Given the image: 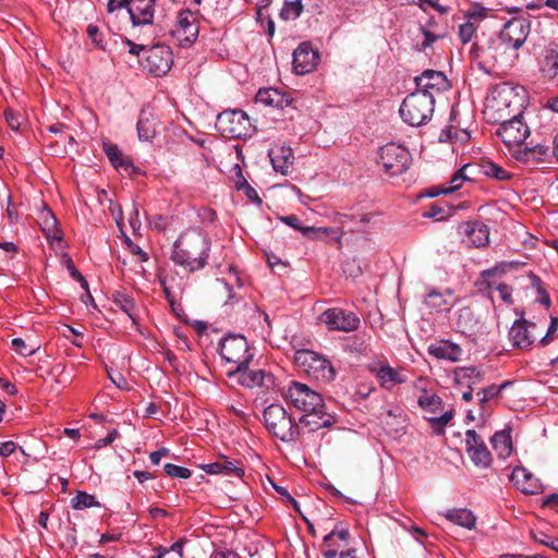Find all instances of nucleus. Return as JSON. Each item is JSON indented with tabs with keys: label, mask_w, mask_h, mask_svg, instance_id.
<instances>
[{
	"label": "nucleus",
	"mask_w": 558,
	"mask_h": 558,
	"mask_svg": "<svg viewBox=\"0 0 558 558\" xmlns=\"http://www.w3.org/2000/svg\"><path fill=\"white\" fill-rule=\"evenodd\" d=\"M287 398L296 410L303 412L299 420L306 433H314L336 423L335 415L327 412L323 397L305 384L292 381Z\"/></svg>",
	"instance_id": "obj_1"
},
{
	"label": "nucleus",
	"mask_w": 558,
	"mask_h": 558,
	"mask_svg": "<svg viewBox=\"0 0 558 558\" xmlns=\"http://www.w3.org/2000/svg\"><path fill=\"white\" fill-rule=\"evenodd\" d=\"M210 246L207 232L198 228L187 229L174 242L171 259L190 272L198 271L207 265Z\"/></svg>",
	"instance_id": "obj_2"
},
{
	"label": "nucleus",
	"mask_w": 558,
	"mask_h": 558,
	"mask_svg": "<svg viewBox=\"0 0 558 558\" xmlns=\"http://www.w3.org/2000/svg\"><path fill=\"white\" fill-rule=\"evenodd\" d=\"M263 416L268 433L282 442H295L306 432L300 421L295 423L287 409L279 403L269 404Z\"/></svg>",
	"instance_id": "obj_3"
},
{
	"label": "nucleus",
	"mask_w": 558,
	"mask_h": 558,
	"mask_svg": "<svg viewBox=\"0 0 558 558\" xmlns=\"http://www.w3.org/2000/svg\"><path fill=\"white\" fill-rule=\"evenodd\" d=\"M449 88L450 83L442 72L426 70L415 77V90L402 101V105H407V101L411 98L435 105Z\"/></svg>",
	"instance_id": "obj_4"
},
{
	"label": "nucleus",
	"mask_w": 558,
	"mask_h": 558,
	"mask_svg": "<svg viewBox=\"0 0 558 558\" xmlns=\"http://www.w3.org/2000/svg\"><path fill=\"white\" fill-rule=\"evenodd\" d=\"M216 128L231 138H245L251 136L255 126L248 114L241 108H227L217 114Z\"/></svg>",
	"instance_id": "obj_5"
},
{
	"label": "nucleus",
	"mask_w": 558,
	"mask_h": 558,
	"mask_svg": "<svg viewBox=\"0 0 558 558\" xmlns=\"http://www.w3.org/2000/svg\"><path fill=\"white\" fill-rule=\"evenodd\" d=\"M219 354L226 363L235 365V372L246 368L254 356L246 338L239 333H229L221 339Z\"/></svg>",
	"instance_id": "obj_6"
},
{
	"label": "nucleus",
	"mask_w": 558,
	"mask_h": 558,
	"mask_svg": "<svg viewBox=\"0 0 558 558\" xmlns=\"http://www.w3.org/2000/svg\"><path fill=\"white\" fill-rule=\"evenodd\" d=\"M376 161L387 175L397 177L409 169L412 156L407 147L391 142L379 147Z\"/></svg>",
	"instance_id": "obj_7"
},
{
	"label": "nucleus",
	"mask_w": 558,
	"mask_h": 558,
	"mask_svg": "<svg viewBox=\"0 0 558 558\" xmlns=\"http://www.w3.org/2000/svg\"><path fill=\"white\" fill-rule=\"evenodd\" d=\"M319 320L330 331L352 332L360 328V317L341 307L327 308L319 315Z\"/></svg>",
	"instance_id": "obj_8"
},
{
	"label": "nucleus",
	"mask_w": 558,
	"mask_h": 558,
	"mask_svg": "<svg viewBox=\"0 0 558 558\" xmlns=\"http://www.w3.org/2000/svg\"><path fill=\"white\" fill-rule=\"evenodd\" d=\"M141 64L144 70L154 76H162L167 74L173 64V54L169 46L155 45L146 50V54Z\"/></svg>",
	"instance_id": "obj_9"
},
{
	"label": "nucleus",
	"mask_w": 558,
	"mask_h": 558,
	"mask_svg": "<svg viewBox=\"0 0 558 558\" xmlns=\"http://www.w3.org/2000/svg\"><path fill=\"white\" fill-rule=\"evenodd\" d=\"M295 360L308 374L317 379L330 381L335 378L336 372L331 362L314 351H299Z\"/></svg>",
	"instance_id": "obj_10"
},
{
	"label": "nucleus",
	"mask_w": 558,
	"mask_h": 558,
	"mask_svg": "<svg viewBox=\"0 0 558 558\" xmlns=\"http://www.w3.org/2000/svg\"><path fill=\"white\" fill-rule=\"evenodd\" d=\"M522 118V112L513 116L512 119L504 121L497 131L498 136L508 147H522L521 144L530 135V129Z\"/></svg>",
	"instance_id": "obj_11"
},
{
	"label": "nucleus",
	"mask_w": 558,
	"mask_h": 558,
	"mask_svg": "<svg viewBox=\"0 0 558 558\" xmlns=\"http://www.w3.org/2000/svg\"><path fill=\"white\" fill-rule=\"evenodd\" d=\"M530 33V23L521 17L508 21L499 33V39L506 48L519 49Z\"/></svg>",
	"instance_id": "obj_12"
},
{
	"label": "nucleus",
	"mask_w": 558,
	"mask_h": 558,
	"mask_svg": "<svg viewBox=\"0 0 558 558\" xmlns=\"http://www.w3.org/2000/svg\"><path fill=\"white\" fill-rule=\"evenodd\" d=\"M487 100L500 105H523L527 100V92L523 86L505 82L490 89Z\"/></svg>",
	"instance_id": "obj_13"
},
{
	"label": "nucleus",
	"mask_w": 558,
	"mask_h": 558,
	"mask_svg": "<svg viewBox=\"0 0 558 558\" xmlns=\"http://www.w3.org/2000/svg\"><path fill=\"white\" fill-rule=\"evenodd\" d=\"M465 449L471 461L477 468L487 469L492 465V453L483 438L474 429L465 432Z\"/></svg>",
	"instance_id": "obj_14"
},
{
	"label": "nucleus",
	"mask_w": 558,
	"mask_h": 558,
	"mask_svg": "<svg viewBox=\"0 0 558 558\" xmlns=\"http://www.w3.org/2000/svg\"><path fill=\"white\" fill-rule=\"evenodd\" d=\"M441 116L446 117V125L440 131L439 142L441 143H465L470 140V133L460 128L458 121L459 112L456 107H442Z\"/></svg>",
	"instance_id": "obj_15"
},
{
	"label": "nucleus",
	"mask_w": 558,
	"mask_h": 558,
	"mask_svg": "<svg viewBox=\"0 0 558 558\" xmlns=\"http://www.w3.org/2000/svg\"><path fill=\"white\" fill-rule=\"evenodd\" d=\"M172 35L178 39L181 47H187L196 40L198 25L191 11L179 12Z\"/></svg>",
	"instance_id": "obj_16"
},
{
	"label": "nucleus",
	"mask_w": 558,
	"mask_h": 558,
	"mask_svg": "<svg viewBox=\"0 0 558 558\" xmlns=\"http://www.w3.org/2000/svg\"><path fill=\"white\" fill-rule=\"evenodd\" d=\"M156 0H132L128 12L134 28L153 26L155 19Z\"/></svg>",
	"instance_id": "obj_17"
},
{
	"label": "nucleus",
	"mask_w": 558,
	"mask_h": 558,
	"mask_svg": "<svg viewBox=\"0 0 558 558\" xmlns=\"http://www.w3.org/2000/svg\"><path fill=\"white\" fill-rule=\"evenodd\" d=\"M319 56L308 43H302L293 52V70L298 75L314 71L318 64Z\"/></svg>",
	"instance_id": "obj_18"
},
{
	"label": "nucleus",
	"mask_w": 558,
	"mask_h": 558,
	"mask_svg": "<svg viewBox=\"0 0 558 558\" xmlns=\"http://www.w3.org/2000/svg\"><path fill=\"white\" fill-rule=\"evenodd\" d=\"M536 325L523 318L517 319L509 330V339L513 347L529 349L535 341Z\"/></svg>",
	"instance_id": "obj_19"
},
{
	"label": "nucleus",
	"mask_w": 558,
	"mask_h": 558,
	"mask_svg": "<svg viewBox=\"0 0 558 558\" xmlns=\"http://www.w3.org/2000/svg\"><path fill=\"white\" fill-rule=\"evenodd\" d=\"M239 374V383L246 388H263L265 390L274 389L276 386L275 377L271 373L264 369H248V366Z\"/></svg>",
	"instance_id": "obj_20"
},
{
	"label": "nucleus",
	"mask_w": 558,
	"mask_h": 558,
	"mask_svg": "<svg viewBox=\"0 0 558 558\" xmlns=\"http://www.w3.org/2000/svg\"><path fill=\"white\" fill-rule=\"evenodd\" d=\"M510 481L518 490L525 495H536L543 492L539 480L523 466H517L512 470Z\"/></svg>",
	"instance_id": "obj_21"
},
{
	"label": "nucleus",
	"mask_w": 558,
	"mask_h": 558,
	"mask_svg": "<svg viewBox=\"0 0 558 558\" xmlns=\"http://www.w3.org/2000/svg\"><path fill=\"white\" fill-rule=\"evenodd\" d=\"M268 156L272 166V169L282 174L288 175L294 163V154L288 145H275L269 148Z\"/></svg>",
	"instance_id": "obj_22"
},
{
	"label": "nucleus",
	"mask_w": 558,
	"mask_h": 558,
	"mask_svg": "<svg viewBox=\"0 0 558 558\" xmlns=\"http://www.w3.org/2000/svg\"><path fill=\"white\" fill-rule=\"evenodd\" d=\"M375 377L383 389L391 390L395 386L407 381V378L396 368L388 364H381L372 368Z\"/></svg>",
	"instance_id": "obj_23"
},
{
	"label": "nucleus",
	"mask_w": 558,
	"mask_h": 558,
	"mask_svg": "<svg viewBox=\"0 0 558 558\" xmlns=\"http://www.w3.org/2000/svg\"><path fill=\"white\" fill-rule=\"evenodd\" d=\"M429 355L438 360H447L450 362H458L462 355V349L449 340H440L430 343L427 348Z\"/></svg>",
	"instance_id": "obj_24"
},
{
	"label": "nucleus",
	"mask_w": 558,
	"mask_h": 558,
	"mask_svg": "<svg viewBox=\"0 0 558 558\" xmlns=\"http://www.w3.org/2000/svg\"><path fill=\"white\" fill-rule=\"evenodd\" d=\"M154 107H147L141 110L136 124L138 138L149 141L156 134V126L159 123L158 118L153 112Z\"/></svg>",
	"instance_id": "obj_25"
},
{
	"label": "nucleus",
	"mask_w": 558,
	"mask_h": 558,
	"mask_svg": "<svg viewBox=\"0 0 558 558\" xmlns=\"http://www.w3.org/2000/svg\"><path fill=\"white\" fill-rule=\"evenodd\" d=\"M434 107H399L401 119L411 126H420L432 119Z\"/></svg>",
	"instance_id": "obj_26"
},
{
	"label": "nucleus",
	"mask_w": 558,
	"mask_h": 558,
	"mask_svg": "<svg viewBox=\"0 0 558 558\" xmlns=\"http://www.w3.org/2000/svg\"><path fill=\"white\" fill-rule=\"evenodd\" d=\"M549 147L535 145L532 147H518L512 150V157L523 163L544 161L548 155Z\"/></svg>",
	"instance_id": "obj_27"
},
{
	"label": "nucleus",
	"mask_w": 558,
	"mask_h": 558,
	"mask_svg": "<svg viewBox=\"0 0 558 558\" xmlns=\"http://www.w3.org/2000/svg\"><path fill=\"white\" fill-rule=\"evenodd\" d=\"M202 468L207 474H223L235 476L238 478H242L245 474L243 466L239 462L226 459L204 464Z\"/></svg>",
	"instance_id": "obj_28"
},
{
	"label": "nucleus",
	"mask_w": 558,
	"mask_h": 558,
	"mask_svg": "<svg viewBox=\"0 0 558 558\" xmlns=\"http://www.w3.org/2000/svg\"><path fill=\"white\" fill-rule=\"evenodd\" d=\"M490 444L499 459L505 460L509 458L513 451L511 430L502 429L496 432L490 438Z\"/></svg>",
	"instance_id": "obj_29"
},
{
	"label": "nucleus",
	"mask_w": 558,
	"mask_h": 558,
	"mask_svg": "<svg viewBox=\"0 0 558 558\" xmlns=\"http://www.w3.org/2000/svg\"><path fill=\"white\" fill-rule=\"evenodd\" d=\"M255 101L258 105H291L292 98L281 89L269 87L260 88Z\"/></svg>",
	"instance_id": "obj_30"
},
{
	"label": "nucleus",
	"mask_w": 558,
	"mask_h": 558,
	"mask_svg": "<svg viewBox=\"0 0 558 558\" xmlns=\"http://www.w3.org/2000/svg\"><path fill=\"white\" fill-rule=\"evenodd\" d=\"M281 221H283L289 227L301 231L303 235L310 239H318L322 235H328L330 233H333V230L330 228L303 227L301 225L300 218L295 215L281 217Z\"/></svg>",
	"instance_id": "obj_31"
},
{
	"label": "nucleus",
	"mask_w": 558,
	"mask_h": 558,
	"mask_svg": "<svg viewBox=\"0 0 558 558\" xmlns=\"http://www.w3.org/2000/svg\"><path fill=\"white\" fill-rule=\"evenodd\" d=\"M456 384L462 387L474 388L483 380V375L476 367H459L454 371Z\"/></svg>",
	"instance_id": "obj_32"
},
{
	"label": "nucleus",
	"mask_w": 558,
	"mask_h": 558,
	"mask_svg": "<svg viewBox=\"0 0 558 558\" xmlns=\"http://www.w3.org/2000/svg\"><path fill=\"white\" fill-rule=\"evenodd\" d=\"M112 301L121 311H123L133 324H137V306L134 300L123 291H116L112 294Z\"/></svg>",
	"instance_id": "obj_33"
},
{
	"label": "nucleus",
	"mask_w": 558,
	"mask_h": 558,
	"mask_svg": "<svg viewBox=\"0 0 558 558\" xmlns=\"http://www.w3.org/2000/svg\"><path fill=\"white\" fill-rule=\"evenodd\" d=\"M539 70L544 77L555 78L558 74V52L554 48L546 50L539 62Z\"/></svg>",
	"instance_id": "obj_34"
},
{
	"label": "nucleus",
	"mask_w": 558,
	"mask_h": 558,
	"mask_svg": "<svg viewBox=\"0 0 558 558\" xmlns=\"http://www.w3.org/2000/svg\"><path fill=\"white\" fill-rule=\"evenodd\" d=\"M446 518L457 525L472 530L476 523V517L468 509L449 510Z\"/></svg>",
	"instance_id": "obj_35"
},
{
	"label": "nucleus",
	"mask_w": 558,
	"mask_h": 558,
	"mask_svg": "<svg viewBox=\"0 0 558 558\" xmlns=\"http://www.w3.org/2000/svg\"><path fill=\"white\" fill-rule=\"evenodd\" d=\"M469 165L462 166L460 169H458L453 175L451 177L450 181L448 182V185L442 187L440 191L429 193V196H437L440 193L442 194H450L456 191H458L460 187H462L463 183L470 178L466 175L465 171L468 169Z\"/></svg>",
	"instance_id": "obj_36"
},
{
	"label": "nucleus",
	"mask_w": 558,
	"mask_h": 558,
	"mask_svg": "<svg viewBox=\"0 0 558 558\" xmlns=\"http://www.w3.org/2000/svg\"><path fill=\"white\" fill-rule=\"evenodd\" d=\"M57 218L53 213L48 208H44L39 215L40 229L48 238L60 240L61 238L58 235L59 231L57 229Z\"/></svg>",
	"instance_id": "obj_37"
},
{
	"label": "nucleus",
	"mask_w": 558,
	"mask_h": 558,
	"mask_svg": "<svg viewBox=\"0 0 558 558\" xmlns=\"http://www.w3.org/2000/svg\"><path fill=\"white\" fill-rule=\"evenodd\" d=\"M480 168L484 175L498 181H507L511 179V174L507 170L490 160H483Z\"/></svg>",
	"instance_id": "obj_38"
},
{
	"label": "nucleus",
	"mask_w": 558,
	"mask_h": 558,
	"mask_svg": "<svg viewBox=\"0 0 558 558\" xmlns=\"http://www.w3.org/2000/svg\"><path fill=\"white\" fill-rule=\"evenodd\" d=\"M417 404L424 411L435 414L441 410L442 400L437 395L423 390L417 399Z\"/></svg>",
	"instance_id": "obj_39"
},
{
	"label": "nucleus",
	"mask_w": 558,
	"mask_h": 558,
	"mask_svg": "<svg viewBox=\"0 0 558 558\" xmlns=\"http://www.w3.org/2000/svg\"><path fill=\"white\" fill-rule=\"evenodd\" d=\"M3 114L8 125L14 131H19L26 123V117L21 107H7Z\"/></svg>",
	"instance_id": "obj_40"
},
{
	"label": "nucleus",
	"mask_w": 558,
	"mask_h": 558,
	"mask_svg": "<svg viewBox=\"0 0 558 558\" xmlns=\"http://www.w3.org/2000/svg\"><path fill=\"white\" fill-rule=\"evenodd\" d=\"M303 12L302 0L286 1L280 10V17L284 21H294Z\"/></svg>",
	"instance_id": "obj_41"
},
{
	"label": "nucleus",
	"mask_w": 558,
	"mask_h": 558,
	"mask_svg": "<svg viewBox=\"0 0 558 558\" xmlns=\"http://www.w3.org/2000/svg\"><path fill=\"white\" fill-rule=\"evenodd\" d=\"M71 506L75 510H83L93 507H100L94 495L85 492H78L72 499Z\"/></svg>",
	"instance_id": "obj_42"
},
{
	"label": "nucleus",
	"mask_w": 558,
	"mask_h": 558,
	"mask_svg": "<svg viewBox=\"0 0 558 558\" xmlns=\"http://www.w3.org/2000/svg\"><path fill=\"white\" fill-rule=\"evenodd\" d=\"M104 151L116 169H121L123 167L126 159L116 144L104 143Z\"/></svg>",
	"instance_id": "obj_43"
},
{
	"label": "nucleus",
	"mask_w": 558,
	"mask_h": 558,
	"mask_svg": "<svg viewBox=\"0 0 558 558\" xmlns=\"http://www.w3.org/2000/svg\"><path fill=\"white\" fill-rule=\"evenodd\" d=\"M333 538L342 542L343 546H347L349 544V539H350V532L343 525H336L330 532H328L323 537V543L330 544V541H333Z\"/></svg>",
	"instance_id": "obj_44"
},
{
	"label": "nucleus",
	"mask_w": 558,
	"mask_h": 558,
	"mask_svg": "<svg viewBox=\"0 0 558 558\" xmlns=\"http://www.w3.org/2000/svg\"><path fill=\"white\" fill-rule=\"evenodd\" d=\"M425 304L435 311H442L447 302L444 295L436 289H432L425 296Z\"/></svg>",
	"instance_id": "obj_45"
},
{
	"label": "nucleus",
	"mask_w": 558,
	"mask_h": 558,
	"mask_svg": "<svg viewBox=\"0 0 558 558\" xmlns=\"http://www.w3.org/2000/svg\"><path fill=\"white\" fill-rule=\"evenodd\" d=\"M235 170H236L238 175H239V179H238V181L235 183L236 184V189L238 190H244L245 189L246 196L250 199L255 201L258 204H260L262 199L258 197L257 192L247 183L245 178L242 175V171H241V168H240L239 165L235 166Z\"/></svg>",
	"instance_id": "obj_46"
},
{
	"label": "nucleus",
	"mask_w": 558,
	"mask_h": 558,
	"mask_svg": "<svg viewBox=\"0 0 558 558\" xmlns=\"http://www.w3.org/2000/svg\"><path fill=\"white\" fill-rule=\"evenodd\" d=\"M163 471L167 475L175 478H190L192 475V472L190 469L180 466L173 463H166L163 465Z\"/></svg>",
	"instance_id": "obj_47"
},
{
	"label": "nucleus",
	"mask_w": 558,
	"mask_h": 558,
	"mask_svg": "<svg viewBox=\"0 0 558 558\" xmlns=\"http://www.w3.org/2000/svg\"><path fill=\"white\" fill-rule=\"evenodd\" d=\"M11 347L22 356H32L38 350V347L28 345L22 338L12 339Z\"/></svg>",
	"instance_id": "obj_48"
},
{
	"label": "nucleus",
	"mask_w": 558,
	"mask_h": 558,
	"mask_svg": "<svg viewBox=\"0 0 558 558\" xmlns=\"http://www.w3.org/2000/svg\"><path fill=\"white\" fill-rule=\"evenodd\" d=\"M86 33L96 48L105 50V35L97 25L89 24L86 28Z\"/></svg>",
	"instance_id": "obj_49"
},
{
	"label": "nucleus",
	"mask_w": 558,
	"mask_h": 558,
	"mask_svg": "<svg viewBox=\"0 0 558 558\" xmlns=\"http://www.w3.org/2000/svg\"><path fill=\"white\" fill-rule=\"evenodd\" d=\"M533 287L536 289L537 296L535 299L539 304L548 307L550 305V298L547 291L542 286V281L538 277L534 276L532 278Z\"/></svg>",
	"instance_id": "obj_50"
},
{
	"label": "nucleus",
	"mask_w": 558,
	"mask_h": 558,
	"mask_svg": "<svg viewBox=\"0 0 558 558\" xmlns=\"http://www.w3.org/2000/svg\"><path fill=\"white\" fill-rule=\"evenodd\" d=\"M64 265L66 266L69 272H70V276L76 280L77 282H80L81 287L85 290L88 289V283L86 281V279L82 276V274L76 269V267L74 266L73 264V260L71 259V257L69 256H64Z\"/></svg>",
	"instance_id": "obj_51"
},
{
	"label": "nucleus",
	"mask_w": 558,
	"mask_h": 558,
	"mask_svg": "<svg viewBox=\"0 0 558 558\" xmlns=\"http://www.w3.org/2000/svg\"><path fill=\"white\" fill-rule=\"evenodd\" d=\"M500 395L497 385H490L486 388H483L477 391V396L480 397V403H486Z\"/></svg>",
	"instance_id": "obj_52"
},
{
	"label": "nucleus",
	"mask_w": 558,
	"mask_h": 558,
	"mask_svg": "<svg viewBox=\"0 0 558 558\" xmlns=\"http://www.w3.org/2000/svg\"><path fill=\"white\" fill-rule=\"evenodd\" d=\"M448 216V210H446L444 207L432 205L428 210L423 213V217L425 218H432L437 221H441L446 219Z\"/></svg>",
	"instance_id": "obj_53"
},
{
	"label": "nucleus",
	"mask_w": 558,
	"mask_h": 558,
	"mask_svg": "<svg viewBox=\"0 0 558 558\" xmlns=\"http://www.w3.org/2000/svg\"><path fill=\"white\" fill-rule=\"evenodd\" d=\"M533 538L537 543H541V544H543V545H545V546H547V547H549V548H551L554 550H558L557 539H555L551 536H548L543 531L534 532L533 533Z\"/></svg>",
	"instance_id": "obj_54"
},
{
	"label": "nucleus",
	"mask_w": 558,
	"mask_h": 558,
	"mask_svg": "<svg viewBox=\"0 0 558 558\" xmlns=\"http://www.w3.org/2000/svg\"><path fill=\"white\" fill-rule=\"evenodd\" d=\"M475 33V26L471 22L463 23L459 28V36L463 44H468L472 40Z\"/></svg>",
	"instance_id": "obj_55"
},
{
	"label": "nucleus",
	"mask_w": 558,
	"mask_h": 558,
	"mask_svg": "<svg viewBox=\"0 0 558 558\" xmlns=\"http://www.w3.org/2000/svg\"><path fill=\"white\" fill-rule=\"evenodd\" d=\"M275 490L280 495L281 499L283 501H286L287 504L291 505L296 511H300V506H299V502L295 500V498H293L288 489L283 486H279L275 483H271Z\"/></svg>",
	"instance_id": "obj_56"
},
{
	"label": "nucleus",
	"mask_w": 558,
	"mask_h": 558,
	"mask_svg": "<svg viewBox=\"0 0 558 558\" xmlns=\"http://www.w3.org/2000/svg\"><path fill=\"white\" fill-rule=\"evenodd\" d=\"M108 373V377L110 378L111 383L119 389L121 390H129L130 387H129V383L126 380V378L120 374V373H117V374H112L110 371H107Z\"/></svg>",
	"instance_id": "obj_57"
},
{
	"label": "nucleus",
	"mask_w": 558,
	"mask_h": 558,
	"mask_svg": "<svg viewBox=\"0 0 558 558\" xmlns=\"http://www.w3.org/2000/svg\"><path fill=\"white\" fill-rule=\"evenodd\" d=\"M124 43L129 48V53L136 56V57H142V59L146 54V50L149 48V47L141 45V44H135L130 39H125Z\"/></svg>",
	"instance_id": "obj_58"
},
{
	"label": "nucleus",
	"mask_w": 558,
	"mask_h": 558,
	"mask_svg": "<svg viewBox=\"0 0 558 558\" xmlns=\"http://www.w3.org/2000/svg\"><path fill=\"white\" fill-rule=\"evenodd\" d=\"M129 223L134 233L141 229L140 210L135 204H133L132 210L129 213Z\"/></svg>",
	"instance_id": "obj_59"
},
{
	"label": "nucleus",
	"mask_w": 558,
	"mask_h": 558,
	"mask_svg": "<svg viewBox=\"0 0 558 558\" xmlns=\"http://www.w3.org/2000/svg\"><path fill=\"white\" fill-rule=\"evenodd\" d=\"M427 421L436 435H442L445 433V426L448 423H445L441 416L428 417Z\"/></svg>",
	"instance_id": "obj_60"
},
{
	"label": "nucleus",
	"mask_w": 558,
	"mask_h": 558,
	"mask_svg": "<svg viewBox=\"0 0 558 558\" xmlns=\"http://www.w3.org/2000/svg\"><path fill=\"white\" fill-rule=\"evenodd\" d=\"M118 435H119V433L117 429L113 428V429L109 430V433L107 434L106 437L99 438L96 440L95 448L101 449L104 447H107L118 437Z\"/></svg>",
	"instance_id": "obj_61"
},
{
	"label": "nucleus",
	"mask_w": 558,
	"mask_h": 558,
	"mask_svg": "<svg viewBox=\"0 0 558 558\" xmlns=\"http://www.w3.org/2000/svg\"><path fill=\"white\" fill-rule=\"evenodd\" d=\"M478 233L480 234V239H474L473 242L476 246H482V245H485L486 242L488 241V232L486 230L485 227H480L477 230L475 228L472 229L471 231V234H475V233Z\"/></svg>",
	"instance_id": "obj_62"
},
{
	"label": "nucleus",
	"mask_w": 558,
	"mask_h": 558,
	"mask_svg": "<svg viewBox=\"0 0 558 558\" xmlns=\"http://www.w3.org/2000/svg\"><path fill=\"white\" fill-rule=\"evenodd\" d=\"M132 0H109L107 4V11L112 13L124 7H129Z\"/></svg>",
	"instance_id": "obj_63"
},
{
	"label": "nucleus",
	"mask_w": 558,
	"mask_h": 558,
	"mask_svg": "<svg viewBox=\"0 0 558 558\" xmlns=\"http://www.w3.org/2000/svg\"><path fill=\"white\" fill-rule=\"evenodd\" d=\"M497 290L499 292V296L502 301L509 303L511 302V288L506 283H499L497 286Z\"/></svg>",
	"instance_id": "obj_64"
}]
</instances>
